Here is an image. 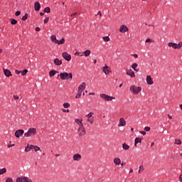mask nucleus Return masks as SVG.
<instances>
[{
	"label": "nucleus",
	"instance_id": "obj_1",
	"mask_svg": "<svg viewBox=\"0 0 182 182\" xmlns=\"http://www.w3.org/2000/svg\"><path fill=\"white\" fill-rule=\"evenodd\" d=\"M58 76H60L62 80H69V79H73V75L72 73H60Z\"/></svg>",
	"mask_w": 182,
	"mask_h": 182
},
{
	"label": "nucleus",
	"instance_id": "obj_2",
	"mask_svg": "<svg viewBox=\"0 0 182 182\" xmlns=\"http://www.w3.org/2000/svg\"><path fill=\"white\" fill-rule=\"evenodd\" d=\"M129 90L132 92V93H133V95H139V92H141V87L132 85L129 87Z\"/></svg>",
	"mask_w": 182,
	"mask_h": 182
},
{
	"label": "nucleus",
	"instance_id": "obj_3",
	"mask_svg": "<svg viewBox=\"0 0 182 182\" xmlns=\"http://www.w3.org/2000/svg\"><path fill=\"white\" fill-rule=\"evenodd\" d=\"M36 129L35 128H30L28 129V132L24 134L25 137H31L32 135L36 134Z\"/></svg>",
	"mask_w": 182,
	"mask_h": 182
},
{
	"label": "nucleus",
	"instance_id": "obj_4",
	"mask_svg": "<svg viewBox=\"0 0 182 182\" xmlns=\"http://www.w3.org/2000/svg\"><path fill=\"white\" fill-rule=\"evenodd\" d=\"M77 133L78 136L80 137H83L86 134V129L85 128V126H81L77 129Z\"/></svg>",
	"mask_w": 182,
	"mask_h": 182
},
{
	"label": "nucleus",
	"instance_id": "obj_5",
	"mask_svg": "<svg viewBox=\"0 0 182 182\" xmlns=\"http://www.w3.org/2000/svg\"><path fill=\"white\" fill-rule=\"evenodd\" d=\"M100 97H102L105 102H110L114 99H116L114 97H112L109 95H107L106 94H100Z\"/></svg>",
	"mask_w": 182,
	"mask_h": 182
},
{
	"label": "nucleus",
	"instance_id": "obj_6",
	"mask_svg": "<svg viewBox=\"0 0 182 182\" xmlns=\"http://www.w3.org/2000/svg\"><path fill=\"white\" fill-rule=\"evenodd\" d=\"M16 182H32V180L26 176H21L16 178Z\"/></svg>",
	"mask_w": 182,
	"mask_h": 182
},
{
	"label": "nucleus",
	"instance_id": "obj_7",
	"mask_svg": "<svg viewBox=\"0 0 182 182\" xmlns=\"http://www.w3.org/2000/svg\"><path fill=\"white\" fill-rule=\"evenodd\" d=\"M62 56L63 58L67 60L68 62H70V60L72 59V55H70L69 53H68V52L66 51H64L63 53H62Z\"/></svg>",
	"mask_w": 182,
	"mask_h": 182
},
{
	"label": "nucleus",
	"instance_id": "obj_8",
	"mask_svg": "<svg viewBox=\"0 0 182 182\" xmlns=\"http://www.w3.org/2000/svg\"><path fill=\"white\" fill-rule=\"evenodd\" d=\"M102 70L105 75H109V73H112V70L110 69V67L107 66V65H105Z\"/></svg>",
	"mask_w": 182,
	"mask_h": 182
},
{
	"label": "nucleus",
	"instance_id": "obj_9",
	"mask_svg": "<svg viewBox=\"0 0 182 182\" xmlns=\"http://www.w3.org/2000/svg\"><path fill=\"white\" fill-rule=\"evenodd\" d=\"M73 160L74 161H80L82 160V155L80 154H75L73 156Z\"/></svg>",
	"mask_w": 182,
	"mask_h": 182
},
{
	"label": "nucleus",
	"instance_id": "obj_10",
	"mask_svg": "<svg viewBox=\"0 0 182 182\" xmlns=\"http://www.w3.org/2000/svg\"><path fill=\"white\" fill-rule=\"evenodd\" d=\"M129 28H127V26L122 25L119 27V32L122 33H126V32H128Z\"/></svg>",
	"mask_w": 182,
	"mask_h": 182
},
{
	"label": "nucleus",
	"instance_id": "obj_11",
	"mask_svg": "<svg viewBox=\"0 0 182 182\" xmlns=\"http://www.w3.org/2000/svg\"><path fill=\"white\" fill-rule=\"evenodd\" d=\"M23 133H25V131L23 129H18L15 132V136L17 137V139H19L21 136H23Z\"/></svg>",
	"mask_w": 182,
	"mask_h": 182
},
{
	"label": "nucleus",
	"instance_id": "obj_12",
	"mask_svg": "<svg viewBox=\"0 0 182 182\" xmlns=\"http://www.w3.org/2000/svg\"><path fill=\"white\" fill-rule=\"evenodd\" d=\"M127 75L130 76V77H136V75L134 74V71L132 69H129L127 71Z\"/></svg>",
	"mask_w": 182,
	"mask_h": 182
},
{
	"label": "nucleus",
	"instance_id": "obj_13",
	"mask_svg": "<svg viewBox=\"0 0 182 182\" xmlns=\"http://www.w3.org/2000/svg\"><path fill=\"white\" fill-rule=\"evenodd\" d=\"M34 9L35 11H36L37 12L41 10V4L38 1H36L34 3Z\"/></svg>",
	"mask_w": 182,
	"mask_h": 182
},
{
	"label": "nucleus",
	"instance_id": "obj_14",
	"mask_svg": "<svg viewBox=\"0 0 182 182\" xmlns=\"http://www.w3.org/2000/svg\"><path fill=\"white\" fill-rule=\"evenodd\" d=\"M119 127L126 126V120L124 118L119 119V124H118Z\"/></svg>",
	"mask_w": 182,
	"mask_h": 182
},
{
	"label": "nucleus",
	"instance_id": "obj_15",
	"mask_svg": "<svg viewBox=\"0 0 182 182\" xmlns=\"http://www.w3.org/2000/svg\"><path fill=\"white\" fill-rule=\"evenodd\" d=\"M146 82L149 85H153V83H154V82L153 81V78H151V76L150 75L146 76Z\"/></svg>",
	"mask_w": 182,
	"mask_h": 182
},
{
	"label": "nucleus",
	"instance_id": "obj_16",
	"mask_svg": "<svg viewBox=\"0 0 182 182\" xmlns=\"http://www.w3.org/2000/svg\"><path fill=\"white\" fill-rule=\"evenodd\" d=\"M83 122V119H75V122L77 123V124H78L79 127L83 126V123L82 122Z\"/></svg>",
	"mask_w": 182,
	"mask_h": 182
},
{
	"label": "nucleus",
	"instance_id": "obj_17",
	"mask_svg": "<svg viewBox=\"0 0 182 182\" xmlns=\"http://www.w3.org/2000/svg\"><path fill=\"white\" fill-rule=\"evenodd\" d=\"M4 73L5 76H6V77H9L10 76H12L11 71L8 69L4 68Z\"/></svg>",
	"mask_w": 182,
	"mask_h": 182
},
{
	"label": "nucleus",
	"instance_id": "obj_18",
	"mask_svg": "<svg viewBox=\"0 0 182 182\" xmlns=\"http://www.w3.org/2000/svg\"><path fill=\"white\" fill-rule=\"evenodd\" d=\"M86 89V83L82 82L79 87L78 90H81V92H83Z\"/></svg>",
	"mask_w": 182,
	"mask_h": 182
},
{
	"label": "nucleus",
	"instance_id": "obj_19",
	"mask_svg": "<svg viewBox=\"0 0 182 182\" xmlns=\"http://www.w3.org/2000/svg\"><path fill=\"white\" fill-rule=\"evenodd\" d=\"M168 46L169 48H173V49H177V43H176L169 42L168 43Z\"/></svg>",
	"mask_w": 182,
	"mask_h": 182
},
{
	"label": "nucleus",
	"instance_id": "obj_20",
	"mask_svg": "<svg viewBox=\"0 0 182 182\" xmlns=\"http://www.w3.org/2000/svg\"><path fill=\"white\" fill-rule=\"evenodd\" d=\"M54 63L56 66H60L62 65V60H59V58L54 59Z\"/></svg>",
	"mask_w": 182,
	"mask_h": 182
},
{
	"label": "nucleus",
	"instance_id": "obj_21",
	"mask_svg": "<svg viewBox=\"0 0 182 182\" xmlns=\"http://www.w3.org/2000/svg\"><path fill=\"white\" fill-rule=\"evenodd\" d=\"M114 164H117V166H119V164H120V163H122V161L120 160L119 158H115L114 159Z\"/></svg>",
	"mask_w": 182,
	"mask_h": 182
},
{
	"label": "nucleus",
	"instance_id": "obj_22",
	"mask_svg": "<svg viewBox=\"0 0 182 182\" xmlns=\"http://www.w3.org/2000/svg\"><path fill=\"white\" fill-rule=\"evenodd\" d=\"M56 73H58V71H56L55 70L50 71L49 72L50 77L55 76L56 75Z\"/></svg>",
	"mask_w": 182,
	"mask_h": 182
},
{
	"label": "nucleus",
	"instance_id": "obj_23",
	"mask_svg": "<svg viewBox=\"0 0 182 182\" xmlns=\"http://www.w3.org/2000/svg\"><path fill=\"white\" fill-rule=\"evenodd\" d=\"M55 43H57V45H63V43H65V38H62L60 41H55Z\"/></svg>",
	"mask_w": 182,
	"mask_h": 182
},
{
	"label": "nucleus",
	"instance_id": "obj_24",
	"mask_svg": "<svg viewBox=\"0 0 182 182\" xmlns=\"http://www.w3.org/2000/svg\"><path fill=\"white\" fill-rule=\"evenodd\" d=\"M122 149L124 150H129V149H130V146H129L127 144L124 143L122 144Z\"/></svg>",
	"mask_w": 182,
	"mask_h": 182
},
{
	"label": "nucleus",
	"instance_id": "obj_25",
	"mask_svg": "<svg viewBox=\"0 0 182 182\" xmlns=\"http://www.w3.org/2000/svg\"><path fill=\"white\" fill-rule=\"evenodd\" d=\"M138 143H141V139L139 138V137H136L135 139V143H134V146L135 147H137V144Z\"/></svg>",
	"mask_w": 182,
	"mask_h": 182
},
{
	"label": "nucleus",
	"instance_id": "obj_26",
	"mask_svg": "<svg viewBox=\"0 0 182 182\" xmlns=\"http://www.w3.org/2000/svg\"><path fill=\"white\" fill-rule=\"evenodd\" d=\"M83 91L80 90H78L77 91V93L75 96V99H79L80 98V96H82V93Z\"/></svg>",
	"mask_w": 182,
	"mask_h": 182
},
{
	"label": "nucleus",
	"instance_id": "obj_27",
	"mask_svg": "<svg viewBox=\"0 0 182 182\" xmlns=\"http://www.w3.org/2000/svg\"><path fill=\"white\" fill-rule=\"evenodd\" d=\"M139 66V65H137V63H133L132 65V69H134V70H135V72H139V70H137V67Z\"/></svg>",
	"mask_w": 182,
	"mask_h": 182
},
{
	"label": "nucleus",
	"instance_id": "obj_28",
	"mask_svg": "<svg viewBox=\"0 0 182 182\" xmlns=\"http://www.w3.org/2000/svg\"><path fill=\"white\" fill-rule=\"evenodd\" d=\"M87 122L90 123V124H93V122H95V118L93 117L87 118Z\"/></svg>",
	"mask_w": 182,
	"mask_h": 182
},
{
	"label": "nucleus",
	"instance_id": "obj_29",
	"mask_svg": "<svg viewBox=\"0 0 182 182\" xmlns=\"http://www.w3.org/2000/svg\"><path fill=\"white\" fill-rule=\"evenodd\" d=\"M85 56H89L90 55V50H87L82 53Z\"/></svg>",
	"mask_w": 182,
	"mask_h": 182
},
{
	"label": "nucleus",
	"instance_id": "obj_30",
	"mask_svg": "<svg viewBox=\"0 0 182 182\" xmlns=\"http://www.w3.org/2000/svg\"><path fill=\"white\" fill-rule=\"evenodd\" d=\"M50 39L52 42H55V43H56V41H58V39H56V36H51Z\"/></svg>",
	"mask_w": 182,
	"mask_h": 182
},
{
	"label": "nucleus",
	"instance_id": "obj_31",
	"mask_svg": "<svg viewBox=\"0 0 182 182\" xmlns=\"http://www.w3.org/2000/svg\"><path fill=\"white\" fill-rule=\"evenodd\" d=\"M11 25H16L18 23V21H16L14 18H11Z\"/></svg>",
	"mask_w": 182,
	"mask_h": 182
},
{
	"label": "nucleus",
	"instance_id": "obj_32",
	"mask_svg": "<svg viewBox=\"0 0 182 182\" xmlns=\"http://www.w3.org/2000/svg\"><path fill=\"white\" fill-rule=\"evenodd\" d=\"M143 171H144V166H139V171H138V173L140 174V173H141V172H143Z\"/></svg>",
	"mask_w": 182,
	"mask_h": 182
},
{
	"label": "nucleus",
	"instance_id": "obj_33",
	"mask_svg": "<svg viewBox=\"0 0 182 182\" xmlns=\"http://www.w3.org/2000/svg\"><path fill=\"white\" fill-rule=\"evenodd\" d=\"M63 107H65V109H68V107H70V104H69V102H65L63 104Z\"/></svg>",
	"mask_w": 182,
	"mask_h": 182
},
{
	"label": "nucleus",
	"instance_id": "obj_34",
	"mask_svg": "<svg viewBox=\"0 0 182 182\" xmlns=\"http://www.w3.org/2000/svg\"><path fill=\"white\" fill-rule=\"evenodd\" d=\"M5 173H6V168H3L1 169H0V174H5Z\"/></svg>",
	"mask_w": 182,
	"mask_h": 182
},
{
	"label": "nucleus",
	"instance_id": "obj_35",
	"mask_svg": "<svg viewBox=\"0 0 182 182\" xmlns=\"http://www.w3.org/2000/svg\"><path fill=\"white\" fill-rule=\"evenodd\" d=\"M102 39L105 42H109V41H110V38H109V36H104L102 37Z\"/></svg>",
	"mask_w": 182,
	"mask_h": 182
},
{
	"label": "nucleus",
	"instance_id": "obj_36",
	"mask_svg": "<svg viewBox=\"0 0 182 182\" xmlns=\"http://www.w3.org/2000/svg\"><path fill=\"white\" fill-rule=\"evenodd\" d=\"M44 12H46L47 14H50V8L49 7H46L44 9Z\"/></svg>",
	"mask_w": 182,
	"mask_h": 182
},
{
	"label": "nucleus",
	"instance_id": "obj_37",
	"mask_svg": "<svg viewBox=\"0 0 182 182\" xmlns=\"http://www.w3.org/2000/svg\"><path fill=\"white\" fill-rule=\"evenodd\" d=\"M175 144H181V139H175Z\"/></svg>",
	"mask_w": 182,
	"mask_h": 182
},
{
	"label": "nucleus",
	"instance_id": "obj_38",
	"mask_svg": "<svg viewBox=\"0 0 182 182\" xmlns=\"http://www.w3.org/2000/svg\"><path fill=\"white\" fill-rule=\"evenodd\" d=\"M86 117H87V119L93 117V112H90L89 114H87L86 115Z\"/></svg>",
	"mask_w": 182,
	"mask_h": 182
},
{
	"label": "nucleus",
	"instance_id": "obj_39",
	"mask_svg": "<svg viewBox=\"0 0 182 182\" xmlns=\"http://www.w3.org/2000/svg\"><path fill=\"white\" fill-rule=\"evenodd\" d=\"M26 73H28V70L26 69L21 72L22 76H26Z\"/></svg>",
	"mask_w": 182,
	"mask_h": 182
},
{
	"label": "nucleus",
	"instance_id": "obj_40",
	"mask_svg": "<svg viewBox=\"0 0 182 182\" xmlns=\"http://www.w3.org/2000/svg\"><path fill=\"white\" fill-rule=\"evenodd\" d=\"M28 19V14H26L23 17H22V21H26Z\"/></svg>",
	"mask_w": 182,
	"mask_h": 182
},
{
	"label": "nucleus",
	"instance_id": "obj_41",
	"mask_svg": "<svg viewBox=\"0 0 182 182\" xmlns=\"http://www.w3.org/2000/svg\"><path fill=\"white\" fill-rule=\"evenodd\" d=\"M33 150L35 151H39L41 150V148L37 146H34Z\"/></svg>",
	"mask_w": 182,
	"mask_h": 182
},
{
	"label": "nucleus",
	"instance_id": "obj_42",
	"mask_svg": "<svg viewBox=\"0 0 182 182\" xmlns=\"http://www.w3.org/2000/svg\"><path fill=\"white\" fill-rule=\"evenodd\" d=\"M181 47H182V42H179L177 44V49H181Z\"/></svg>",
	"mask_w": 182,
	"mask_h": 182
},
{
	"label": "nucleus",
	"instance_id": "obj_43",
	"mask_svg": "<svg viewBox=\"0 0 182 182\" xmlns=\"http://www.w3.org/2000/svg\"><path fill=\"white\" fill-rule=\"evenodd\" d=\"M6 182H14V180L11 178H7Z\"/></svg>",
	"mask_w": 182,
	"mask_h": 182
},
{
	"label": "nucleus",
	"instance_id": "obj_44",
	"mask_svg": "<svg viewBox=\"0 0 182 182\" xmlns=\"http://www.w3.org/2000/svg\"><path fill=\"white\" fill-rule=\"evenodd\" d=\"M25 151L28 152V151H31V149L29 148V144L27 145V146L25 149Z\"/></svg>",
	"mask_w": 182,
	"mask_h": 182
},
{
	"label": "nucleus",
	"instance_id": "obj_45",
	"mask_svg": "<svg viewBox=\"0 0 182 182\" xmlns=\"http://www.w3.org/2000/svg\"><path fill=\"white\" fill-rule=\"evenodd\" d=\"M149 29H151V31H154V25H149Z\"/></svg>",
	"mask_w": 182,
	"mask_h": 182
},
{
	"label": "nucleus",
	"instance_id": "obj_46",
	"mask_svg": "<svg viewBox=\"0 0 182 182\" xmlns=\"http://www.w3.org/2000/svg\"><path fill=\"white\" fill-rule=\"evenodd\" d=\"M144 130H145V132H150V127H144Z\"/></svg>",
	"mask_w": 182,
	"mask_h": 182
},
{
	"label": "nucleus",
	"instance_id": "obj_47",
	"mask_svg": "<svg viewBox=\"0 0 182 182\" xmlns=\"http://www.w3.org/2000/svg\"><path fill=\"white\" fill-rule=\"evenodd\" d=\"M48 22H49V17H46L44 20V23H48Z\"/></svg>",
	"mask_w": 182,
	"mask_h": 182
},
{
	"label": "nucleus",
	"instance_id": "obj_48",
	"mask_svg": "<svg viewBox=\"0 0 182 182\" xmlns=\"http://www.w3.org/2000/svg\"><path fill=\"white\" fill-rule=\"evenodd\" d=\"M16 16H19V15H21V11H18L15 13Z\"/></svg>",
	"mask_w": 182,
	"mask_h": 182
},
{
	"label": "nucleus",
	"instance_id": "obj_49",
	"mask_svg": "<svg viewBox=\"0 0 182 182\" xmlns=\"http://www.w3.org/2000/svg\"><path fill=\"white\" fill-rule=\"evenodd\" d=\"M145 42L146 43L153 42V40H151V38H147Z\"/></svg>",
	"mask_w": 182,
	"mask_h": 182
},
{
	"label": "nucleus",
	"instance_id": "obj_50",
	"mask_svg": "<svg viewBox=\"0 0 182 182\" xmlns=\"http://www.w3.org/2000/svg\"><path fill=\"white\" fill-rule=\"evenodd\" d=\"M13 97L15 99V100H18V99H19V96L18 95H14Z\"/></svg>",
	"mask_w": 182,
	"mask_h": 182
},
{
	"label": "nucleus",
	"instance_id": "obj_51",
	"mask_svg": "<svg viewBox=\"0 0 182 182\" xmlns=\"http://www.w3.org/2000/svg\"><path fill=\"white\" fill-rule=\"evenodd\" d=\"M139 133L141 134H143V136H146V132H144V131H140Z\"/></svg>",
	"mask_w": 182,
	"mask_h": 182
},
{
	"label": "nucleus",
	"instance_id": "obj_52",
	"mask_svg": "<svg viewBox=\"0 0 182 182\" xmlns=\"http://www.w3.org/2000/svg\"><path fill=\"white\" fill-rule=\"evenodd\" d=\"M132 56H134V58H135L136 59H137V58H139V55H137V54H132Z\"/></svg>",
	"mask_w": 182,
	"mask_h": 182
},
{
	"label": "nucleus",
	"instance_id": "obj_53",
	"mask_svg": "<svg viewBox=\"0 0 182 182\" xmlns=\"http://www.w3.org/2000/svg\"><path fill=\"white\" fill-rule=\"evenodd\" d=\"M34 147H35V146H33V145H29V149H30V150L33 149Z\"/></svg>",
	"mask_w": 182,
	"mask_h": 182
},
{
	"label": "nucleus",
	"instance_id": "obj_54",
	"mask_svg": "<svg viewBox=\"0 0 182 182\" xmlns=\"http://www.w3.org/2000/svg\"><path fill=\"white\" fill-rule=\"evenodd\" d=\"M15 73H16V75H19V73H21V72L19 71V70H16Z\"/></svg>",
	"mask_w": 182,
	"mask_h": 182
},
{
	"label": "nucleus",
	"instance_id": "obj_55",
	"mask_svg": "<svg viewBox=\"0 0 182 182\" xmlns=\"http://www.w3.org/2000/svg\"><path fill=\"white\" fill-rule=\"evenodd\" d=\"M63 112L64 113H66V112H67V113H69V109H63Z\"/></svg>",
	"mask_w": 182,
	"mask_h": 182
},
{
	"label": "nucleus",
	"instance_id": "obj_56",
	"mask_svg": "<svg viewBox=\"0 0 182 182\" xmlns=\"http://www.w3.org/2000/svg\"><path fill=\"white\" fill-rule=\"evenodd\" d=\"M36 32H39V31H41V28L36 27Z\"/></svg>",
	"mask_w": 182,
	"mask_h": 182
},
{
	"label": "nucleus",
	"instance_id": "obj_57",
	"mask_svg": "<svg viewBox=\"0 0 182 182\" xmlns=\"http://www.w3.org/2000/svg\"><path fill=\"white\" fill-rule=\"evenodd\" d=\"M76 15H77V12L72 14H71V16H76Z\"/></svg>",
	"mask_w": 182,
	"mask_h": 182
},
{
	"label": "nucleus",
	"instance_id": "obj_58",
	"mask_svg": "<svg viewBox=\"0 0 182 182\" xmlns=\"http://www.w3.org/2000/svg\"><path fill=\"white\" fill-rule=\"evenodd\" d=\"M168 119H169L170 120H171V119H173V117H171V115H170V114H168Z\"/></svg>",
	"mask_w": 182,
	"mask_h": 182
},
{
	"label": "nucleus",
	"instance_id": "obj_59",
	"mask_svg": "<svg viewBox=\"0 0 182 182\" xmlns=\"http://www.w3.org/2000/svg\"><path fill=\"white\" fill-rule=\"evenodd\" d=\"M15 146V144H12V145L9 144V145H8V147L10 148V147H12V146Z\"/></svg>",
	"mask_w": 182,
	"mask_h": 182
},
{
	"label": "nucleus",
	"instance_id": "obj_60",
	"mask_svg": "<svg viewBox=\"0 0 182 182\" xmlns=\"http://www.w3.org/2000/svg\"><path fill=\"white\" fill-rule=\"evenodd\" d=\"M40 15H41V16H43V15H45V13L41 12Z\"/></svg>",
	"mask_w": 182,
	"mask_h": 182
},
{
	"label": "nucleus",
	"instance_id": "obj_61",
	"mask_svg": "<svg viewBox=\"0 0 182 182\" xmlns=\"http://www.w3.org/2000/svg\"><path fill=\"white\" fill-rule=\"evenodd\" d=\"M97 15H100V16H102V12L99 11Z\"/></svg>",
	"mask_w": 182,
	"mask_h": 182
},
{
	"label": "nucleus",
	"instance_id": "obj_62",
	"mask_svg": "<svg viewBox=\"0 0 182 182\" xmlns=\"http://www.w3.org/2000/svg\"><path fill=\"white\" fill-rule=\"evenodd\" d=\"M89 95H92V96H95V92H90Z\"/></svg>",
	"mask_w": 182,
	"mask_h": 182
},
{
	"label": "nucleus",
	"instance_id": "obj_63",
	"mask_svg": "<svg viewBox=\"0 0 182 182\" xmlns=\"http://www.w3.org/2000/svg\"><path fill=\"white\" fill-rule=\"evenodd\" d=\"M133 173V168H131L130 171H129V173Z\"/></svg>",
	"mask_w": 182,
	"mask_h": 182
},
{
	"label": "nucleus",
	"instance_id": "obj_64",
	"mask_svg": "<svg viewBox=\"0 0 182 182\" xmlns=\"http://www.w3.org/2000/svg\"><path fill=\"white\" fill-rule=\"evenodd\" d=\"M179 107H180L181 109L182 110V104L179 105Z\"/></svg>",
	"mask_w": 182,
	"mask_h": 182
}]
</instances>
